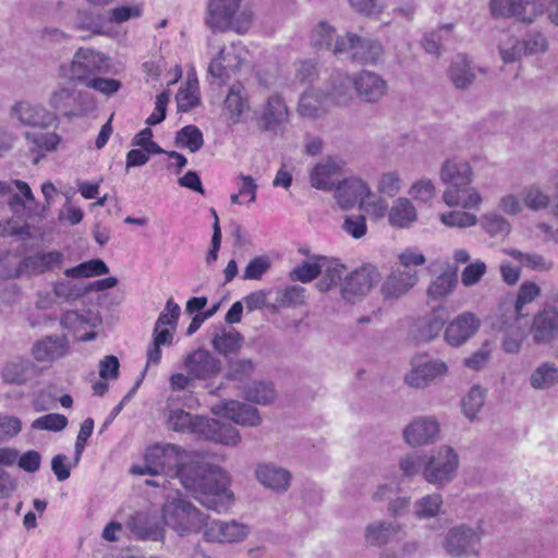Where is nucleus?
Returning a JSON list of instances; mask_svg holds the SVG:
<instances>
[{
    "mask_svg": "<svg viewBox=\"0 0 558 558\" xmlns=\"http://www.w3.org/2000/svg\"><path fill=\"white\" fill-rule=\"evenodd\" d=\"M174 475L182 486L207 509L222 512L233 499V494L228 489L226 472L198 456L180 464Z\"/></svg>",
    "mask_w": 558,
    "mask_h": 558,
    "instance_id": "nucleus-1",
    "label": "nucleus"
},
{
    "mask_svg": "<svg viewBox=\"0 0 558 558\" xmlns=\"http://www.w3.org/2000/svg\"><path fill=\"white\" fill-rule=\"evenodd\" d=\"M541 294L539 287L532 281L521 284L513 303H502L496 315L494 326L504 333L502 349L507 353H518L527 336V315L524 305L533 302Z\"/></svg>",
    "mask_w": 558,
    "mask_h": 558,
    "instance_id": "nucleus-2",
    "label": "nucleus"
},
{
    "mask_svg": "<svg viewBox=\"0 0 558 558\" xmlns=\"http://www.w3.org/2000/svg\"><path fill=\"white\" fill-rule=\"evenodd\" d=\"M440 180L447 185L442 199L449 207L476 209L482 204V196L472 187L473 169L469 161L452 157L444 161L439 172Z\"/></svg>",
    "mask_w": 558,
    "mask_h": 558,
    "instance_id": "nucleus-3",
    "label": "nucleus"
},
{
    "mask_svg": "<svg viewBox=\"0 0 558 558\" xmlns=\"http://www.w3.org/2000/svg\"><path fill=\"white\" fill-rule=\"evenodd\" d=\"M253 20L252 9L242 4V0H209L207 3L205 23L213 32L245 34Z\"/></svg>",
    "mask_w": 558,
    "mask_h": 558,
    "instance_id": "nucleus-4",
    "label": "nucleus"
},
{
    "mask_svg": "<svg viewBox=\"0 0 558 558\" xmlns=\"http://www.w3.org/2000/svg\"><path fill=\"white\" fill-rule=\"evenodd\" d=\"M162 521L166 526L180 536L198 533L206 525L208 515L197 509L180 494L168 496L162 508Z\"/></svg>",
    "mask_w": 558,
    "mask_h": 558,
    "instance_id": "nucleus-5",
    "label": "nucleus"
},
{
    "mask_svg": "<svg viewBox=\"0 0 558 558\" xmlns=\"http://www.w3.org/2000/svg\"><path fill=\"white\" fill-rule=\"evenodd\" d=\"M181 449L172 444L155 445L149 447L144 454V463L131 468L135 475H159L161 473L174 475L180 465Z\"/></svg>",
    "mask_w": 558,
    "mask_h": 558,
    "instance_id": "nucleus-6",
    "label": "nucleus"
},
{
    "mask_svg": "<svg viewBox=\"0 0 558 558\" xmlns=\"http://www.w3.org/2000/svg\"><path fill=\"white\" fill-rule=\"evenodd\" d=\"M458 466L457 452L449 446H441L429 456L425 454L422 476L427 483L444 487L454 478Z\"/></svg>",
    "mask_w": 558,
    "mask_h": 558,
    "instance_id": "nucleus-7",
    "label": "nucleus"
},
{
    "mask_svg": "<svg viewBox=\"0 0 558 558\" xmlns=\"http://www.w3.org/2000/svg\"><path fill=\"white\" fill-rule=\"evenodd\" d=\"M333 54H349L359 63L374 65L383 59L384 48L378 40L348 33L344 37L336 38Z\"/></svg>",
    "mask_w": 558,
    "mask_h": 558,
    "instance_id": "nucleus-8",
    "label": "nucleus"
},
{
    "mask_svg": "<svg viewBox=\"0 0 558 558\" xmlns=\"http://www.w3.org/2000/svg\"><path fill=\"white\" fill-rule=\"evenodd\" d=\"M180 306L169 299L165 310L159 314L153 332V341L147 348V365H158L161 360V345H171L173 341V331L180 316Z\"/></svg>",
    "mask_w": 558,
    "mask_h": 558,
    "instance_id": "nucleus-9",
    "label": "nucleus"
},
{
    "mask_svg": "<svg viewBox=\"0 0 558 558\" xmlns=\"http://www.w3.org/2000/svg\"><path fill=\"white\" fill-rule=\"evenodd\" d=\"M8 116L15 125L29 129H48L58 120L56 113L29 100L15 101Z\"/></svg>",
    "mask_w": 558,
    "mask_h": 558,
    "instance_id": "nucleus-10",
    "label": "nucleus"
},
{
    "mask_svg": "<svg viewBox=\"0 0 558 558\" xmlns=\"http://www.w3.org/2000/svg\"><path fill=\"white\" fill-rule=\"evenodd\" d=\"M482 531L465 524L451 527L445 537V550L452 557H470L478 554Z\"/></svg>",
    "mask_w": 558,
    "mask_h": 558,
    "instance_id": "nucleus-11",
    "label": "nucleus"
},
{
    "mask_svg": "<svg viewBox=\"0 0 558 558\" xmlns=\"http://www.w3.org/2000/svg\"><path fill=\"white\" fill-rule=\"evenodd\" d=\"M380 279L381 275L375 266L364 265L344 277L340 288L341 296L349 303H355L367 294Z\"/></svg>",
    "mask_w": 558,
    "mask_h": 558,
    "instance_id": "nucleus-12",
    "label": "nucleus"
},
{
    "mask_svg": "<svg viewBox=\"0 0 558 558\" xmlns=\"http://www.w3.org/2000/svg\"><path fill=\"white\" fill-rule=\"evenodd\" d=\"M246 53V49L241 44L223 46L218 56L210 61L208 74L220 83H226L233 73L241 69Z\"/></svg>",
    "mask_w": 558,
    "mask_h": 558,
    "instance_id": "nucleus-13",
    "label": "nucleus"
},
{
    "mask_svg": "<svg viewBox=\"0 0 558 558\" xmlns=\"http://www.w3.org/2000/svg\"><path fill=\"white\" fill-rule=\"evenodd\" d=\"M107 59L100 52L89 48H80L70 66V80L86 84L96 74L107 70Z\"/></svg>",
    "mask_w": 558,
    "mask_h": 558,
    "instance_id": "nucleus-14",
    "label": "nucleus"
},
{
    "mask_svg": "<svg viewBox=\"0 0 558 558\" xmlns=\"http://www.w3.org/2000/svg\"><path fill=\"white\" fill-rule=\"evenodd\" d=\"M251 533V527L236 520H214L203 527V536L206 542L213 543H240Z\"/></svg>",
    "mask_w": 558,
    "mask_h": 558,
    "instance_id": "nucleus-15",
    "label": "nucleus"
},
{
    "mask_svg": "<svg viewBox=\"0 0 558 558\" xmlns=\"http://www.w3.org/2000/svg\"><path fill=\"white\" fill-rule=\"evenodd\" d=\"M183 366L185 373L195 380L211 379L221 372V361L205 349L189 353L183 361Z\"/></svg>",
    "mask_w": 558,
    "mask_h": 558,
    "instance_id": "nucleus-16",
    "label": "nucleus"
},
{
    "mask_svg": "<svg viewBox=\"0 0 558 558\" xmlns=\"http://www.w3.org/2000/svg\"><path fill=\"white\" fill-rule=\"evenodd\" d=\"M527 333L535 344H549L558 339V311L555 307L538 311L529 322Z\"/></svg>",
    "mask_w": 558,
    "mask_h": 558,
    "instance_id": "nucleus-17",
    "label": "nucleus"
},
{
    "mask_svg": "<svg viewBox=\"0 0 558 558\" xmlns=\"http://www.w3.org/2000/svg\"><path fill=\"white\" fill-rule=\"evenodd\" d=\"M353 88L361 101L376 104L387 94L388 84L378 73L362 70L353 75Z\"/></svg>",
    "mask_w": 558,
    "mask_h": 558,
    "instance_id": "nucleus-18",
    "label": "nucleus"
},
{
    "mask_svg": "<svg viewBox=\"0 0 558 558\" xmlns=\"http://www.w3.org/2000/svg\"><path fill=\"white\" fill-rule=\"evenodd\" d=\"M439 432V423L435 417L418 416L404 428L403 438L411 447H423L437 441Z\"/></svg>",
    "mask_w": 558,
    "mask_h": 558,
    "instance_id": "nucleus-19",
    "label": "nucleus"
},
{
    "mask_svg": "<svg viewBox=\"0 0 558 558\" xmlns=\"http://www.w3.org/2000/svg\"><path fill=\"white\" fill-rule=\"evenodd\" d=\"M343 161L328 157L318 162L310 173V182L314 189L330 191L342 175Z\"/></svg>",
    "mask_w": 558,
    "mask_h": 558,
    "instance_id": "nucleus-20",
    "label": "nucleus"
},
{
    "mask_svg": "<svg viewBox=\"0 0 558 558\" xmlns=\"http://www.w3.org/2000/svg\"><path fill=\"white\" fill-rule=\"evenodd\" d=\"M214 412L240 425L257 426L262 422L256 408L235 400H228L216 404Z\"/></svg>",
    "mask_w": 558,
    "mask_h": 558,
    "instance_id": "nucleus-21",
    "label": "nucleus"
},
{
    "mask_svg": "<svg viewBox=\"0 0 558 558\" xmlns=\"http://www.w3.org/2000/svg\"><path fill=\"white\" fill-rule=\"evenodd\" d=\"M480 326L481 322L473 313L464 312L448 324L445 339L450 345H461L476 333Z\"/></svg>",
    "mask_w": 558,
    "mask_h": 558,
    "instance_id": "nucleus-22",
    "label": "nucleus"
},
{
    "mask_svg": "<svg viewBox=\"0 0 558 558\" xmlns=\"http://www.w3.org/2000/svg\"><path fill=\"white\" fill-rule=\"evenodd\" d=\"M371 194L366 182L359 178H349L340 182L335 190V198L342 209H349L356 204L360 207L364 204V198Z\"/></svg>",
    "mask_w": 558,
    "mask_h": 558,
    "instance_id": "nucleus-23",
    "label": "nucleus"
},
{
    "mask_svg": "<svg viewBox=\"0 0 558 558\" xmlns=\"http://www.w3.org/2000/svg\"><path fill=\"white\" fill-rule=\"evenodd\" d=\"M448 372L447 364L440 360H430L414 366L405 375V383L413 388H424L442 378Z\"/></svg>",
    "mask_w": 558,
    "mask_h": 558,
    "instance_id": "nucleus-24",
    "label": "nucleus"
},
{
    "mask_svg": "<svg viewBox=\"0 0 558 558\" xmlns=\"http://www.w3.org/2000/svg\"><path fill=\"white\" fill-rule=\"evenodd\" d=\"M416 270H396L381 286V294L385 299H398L408 293L417 283Z\"/></svg>",
    "mask_w": 558,
    "mask_h": 558,
    "instance_id": "nucleus-25",
    "label": "nucleus"
},
{
    "mask_svg": "<svg viewBox=\"0 0 558 558\" xmlns=\"http://www.w3.org/2000/svg\"><path fill=\"white\" fill-rule=\"evenodd\" d=\"M70 352L65 336H48L33 347V355L38 362H51L64 357Z\"/></svg>",
    "mask_w": 558,
    "mask_h": 558,
    "instance_id": "nucleus-26",
    "label": "nucleus"
},
{
    "mask_svg": "<svg viewBox=\"0 0 558 558\" xmlns=\"http://www.w3.org/2000/svg\"><path fill=\"white\" fill-rule=\"evenodd\" d=\"M476 71L482 70L477 69L466 56L458 54L448 69V76L456 88L466 89L474 83Z\"/></svg>",
    "mask_w": 558,
    "mask_h": 558,
    "instance_id": "nucleus-27",
    "label": "nucleus"
},
{
    "mask_svg": "<svg viewBox=\"0 0 558 558\" xmlns=\"http://www.w3.org/2000/svg\"><path fill=\"white\" fill-rule=\"evenodd\" d=\"M63 255L58 251L41 252L25 257L20 265V272L39 275L59 267Z\"/></svg>",
    "mask_w": 558,
    "mask_h": 558,
    "instance_id": "nucleus-28",
    "label": "nucleus"
},
{
    "mask_svg": "<svg viewBox=\"0 0 558 558\" xmlns=\"http://www.w3.org/2000/svg\"><path fill=\"white\" fill-rule=\"evenodd\" d=\"M12 183L16 186L20 193L14 194L9 205L11 209L24 219H28L38 214V204L33 195L29 185L21 180H13Z\"/></svg>",
    "mask_w": 558,
    "mask_h": 558,
    "instance_id": "nucleus-29",
    "label": "nucleus"
},
{
    "mask_svg": "<svg viewBox=\"0 0 558 558\" xmlns=\"http://www.w3.org/2000/svg\"><path fill=\"white\" fill-rule=\"evenodd\" d=\"M289 119V109L278 94L268 97L260 120L265 131H275Z\"/></svg>",
    "mask_w": 558,
    "mask_h": 558,
    "instance_id": "nucleus-30",
    "label": "nucleus"
},
{
    "mask_svg": "<svg viewBox=\"0 0 558 558\" xmlns=\"http://www.w3.org/2000/svg\"><path fill=\"white\" fill-rule=\"evenodd\" d=\"M37 374L36 365L28 359L10 361L2 367L1 378L10 385H24Z\"/></svg>",
    "mask_w": 558,
    "mask_h": 558,
    "instance_id": "nucleus-31",
    "label": "nucleus"
},
{
    "mask_svg": "<svg viewBox=\"0 0 558 558\" xmlns=\"http://www.w3.org/2000/svg\"><path fill=\"white\" fill-rule=\"evenodd\" d=\"M256 477L262 485L277 493L286 492L291 482L290 472L274 464L258 465L256 469Z\"/></svg>",
    "mask_w": 558,
    "mask_h": 558,
    "instance_id": "nucleus-32",
    "label": "nucleus"
},
{
    "mask_svg": "<svg viewBox=\"0 0 558 558\" xmlns=\"http://www.w3.org/2000/svg\"><path fill=\"white\" fill-rule=\"evenodd\" d=\"M489 9L495 17H514L518 21L531 23L536 13H527L523 0H490Z\"/></svg>",
    "mask_w": 558,
    "mask_h": 558,
    "instance_id": "nucleus-33",
    "label": "nucleus"
},
{
    "mask_svg": "<svg viewBox=\"0 0 558 558\" xmlns=\"http://www.w3.org/2000/svg\"><path fill=\"white\" fill-rule=\"evenodd\" d=\"M128 527L140 539L162 541L165 531L160 524L145 513H136L128 521Z\"/></svg>",
    "mask_w": 558,
    "mask_h": 558,
    "instance_id": "nucleus-34",
    "label": "nucleus"
},
{
    "mask_svg": "<svg viewBox=\"0 0 558 558\" xmlns=\"http://www.w3.org/2000/svg\"><path fill=\"white\" fill-rule=\"evenodd\" d=\"M202 435L227 446H236L241 440L239 430L234 426L214 418H206Z\"/></svg>",
    "mask_w": 558,
    "mask_h": 558,
    "instance_id": "nucleus-35",
    "label": "nucleus"
},
{
    "mask_svg": "<svg viewBox=\"0 0 558 558\" xmlns=\"http://www.w3.org/2000/svg\"><path fill=\"white\" fill-rule=\"evenodd\" d=\"M327 94L320 89H308L304 92L299 100L298 113L305 119L314 120L326 111L325 102Z\"/></svg>",
    "mask_w": 558,
    "mask_h": 558,
    "instance_id": "nucleus-36",
    "label": "nucleus"
},
{
    "mask_svg": "<svg viewBox=\"0 0 558 558\" xmlns=\"http://www.w3.org/2000/svg\"><path fill=\"white\" fill-rule=\"evenodd\" d=\"M205 424L206 417L192 416L189 412L182 409L171 410L168 417L169 428L175 432H189L202 435Z\"/></svg>",
    "mask_w": 558,
    "mask_h": 558,
    "instance_id": "nucleus-37",
    "label": "nucleus"
},
{
    "mask_svg": "<svg viewBox=\"0 0 558 558\" xmlns=\"http://www.w3.org/2000/svg\"><path fill=\"white\" fill-rule=\"evenodd\" d=\"M388 220L393 227L405 228L416 220V209L410 199L400 197L391 206Z\"/></svg>",
    "mask_w": 558,
    "mask_h": 558,
    "instance_id": "nucleus-38",
    "label": "nucleus"
},
{
    "mask_svg": "<svg viewBox=\"0 0 558 558\" xmlns=\"http://www.w3.org/2000/svg\"><path fill=\"white\" fill-rule=\"evenodd\" d=\"M458 284L456 269H448L436 277L427 288V296L430 300H441L454 290Z\"/></svg>",
    "mask_w": 558,
    "mask_h": 558,
    "instance_id": "nucleus-39",
    "label": "nucleus"
},
{
    "mask_svg": "<svg viewBox=\"0 0 558 558\" xmlns=\"http://www.w3.org/2000/svg\"><path fill=\"white\" fill-rule=\"evenodd\" d=\"M353 87V76L339 73L332 77L330 90L327 94L336 105L347 106L352 100L351 89Z\"/></svg>",
    "mask_w": 558,
    "mask_h": 558,
    "instance_id": "nucleus-40",
    "label": "nucleus"
},
{
    "mask_svg": "<svg viewBox=\"0 0 558 558\" xmlns=\"http://www.w3.org/2000/svg\"><path fill=\"white\" fill-rule=\"evenodd\" d=\"M25 140L32 151H39L43 157L45 153L54 151L61 143V136L56 132H26Z\"/></svg>",
    "mask_w": 558,
    "mask_h": 558,
    "instance_id": "nucleus-41",
    "label": "nucleus"
},
{
    "mask_svg": "<svg viewBox=\"0 0 558 558\" xmlns=\"http://www.w3.org/2000/svg\"><path fill=\"white\" fill-rule=\"evenodd\" d=\"M76 98L77 94L74 88L59 86L50 94L48 102L52 109L70 117L75 116L73 107Z\"/></svg>",
    "mask_w": 558,
    "mask_h": 558,
    "instance_id": "nucleus-42",
    "label": "nucleus"
},
{
    "mask_svg": "<svg viewBox=\"0 0 558 558\" xmlns=\"http://www.w3.org/2000/svg\"><path fill=\"white\" fill-rule=\"evenodd\" d=\"M245 398L262 405L270 404L277 398L275 386L270 381H253L244 388Z\"/></svg>",
    "mask_w": 558,
    "mask_h": 558,
    "instance_id": "nucleus-43",
    "label": "nucleus"
},
{
    "mask_svg": "<svg viewBox=\"0 0 558 558\" xmlns=\"http://www.w3.org/2000/svg\"><path fill=\"white\" fill-rule=\"evenodd\" d=\"M243 93L244 87L242 84H232L225 99V110L229 113L230 120L233 123L239 122L246 106V99Z\"/></svg>",
    "mask_w": 558,
    "mask_h": 558,
    "instance_id": "nucleus-44",
    "label": "nucleus"
},
{
    "mask_svg": "<svg viewBox=\"0 0 558 558\" xmlns=\"http://www.w3.org/2000/svg\"><path fill=\"white\" fill-rule=\"evenodd\" d=\"M505 253L532 270L548 271L554 267L551 260L537 253H523L517 248L505 250Z\"/></svg>",
    "mask_w": 558,
    "mask_h": 558,
    "instance_id": "nucleus-45",
    "label": "nucleus"
},
{
    "mask_svg": "<svg viewBox=\"0 0 558 558\" xmlns=\"http://www.w3.org/2000/svg\"><path fill=\"white\" fill-rule=\"evenodd\" d=\"M442 504L444 500L440 494H428L414 502L413 513L421 520L432 519L438 515Z\"/></svg>",
    "mask_w": 558,
    "mask_h": 558,
    "instance_id": "nucleus-46",
    "label": "nucleus"
},
{
    "mask_svg": "<svg viewBox=\"0 0 558 558\" xmlns=\"http://www.w3.org/2000/svg\"><path fill=\"white\" fill-rule=\"evenodd\" d=\"M323 265V277L316 283L318 290L327 292L338 284L341 286L345 271L344 266L335 262H327L326 259Z\"/></svg>",
    "mask_w": 558,
    "mask_h": 558,
    "instance_id": "nucleus-47",
    "label": "nucleus"
},
{
    "mask_svg": "<svg viewBox=\"0 0 558 558\" xmlns=\"http://www.w3.org/2000/svg\"><path fill=\"white\" fill-rule=\"evenodd\" d=\"M396 533V526L392 523L376 521L369 523L365 529V539L372 546H383L387 544L390 537Z\"/></svg>",
    "mask_w": 558,
    "mask_h": 558,
    "instance_id": "nucleus-48",
    "label": "nucleus"
},
{
    "mask_svg": "<svg viewBox=\"0 0 558 558\" xmlns=\"http://www.w3.org/2000/svg\"><path fill=\"white\" fill-rule=\"evenodd\" d=\"M444 325L445 318L438 313H433L418 323L416 338L421 341H430L439 335Z\"/></svg>",
    "mask_w": 558,
    "mask_h": 558,
    "instance_id": "nucleus-49",
    "label": "nucleus"
},
{
    "mask_svg": "<svg viewBox=\"0 0 558 558\" xmlns=\"http://www.w3.org/2000/svg\"><path fill=\"white\" fill-rule=\"evenodd\" d=\"M558 383V368L551 363H543L531 375V385L535 389H547Z\"/></svg>",
    "mask_w": 558,
    "mask_h": 558,
    "instance_id": "nucleus-50",
    "label": "nucleus"
},
{
    "mask_svg": "<svg viewBox=\"0 0 558 558\" xmlns=\"http://www.w3.org/2000/svg\"><path fill=\"white\" fill-rule=\"evenodd\" d=\"M109 272V268L101 259H90L81 263L75 267L69 268L64 271L66 277L72 278H88L94 276H101Z\"/></svg>",
    "mask_w": 558,
    "mask_h": 558,
    "instance_id": "nucleus-51",
    "label": "nucleus"
},
{
    "mask_svg": "<svg viewBox=\"0 0 558 558\" xmlns=\"http://www.w3.org/2000/svg\"><path fill=\"white\" fill-rule=\"evenodd\" d=\"M175 143L191 153L198 151L204 145L203 133L195 125H186L177 132Z\"/></svg>",
    "mask_w": 558,
    "mask_h": 558,
    "instance_id": "nucleus-52",
    "label": "nucleus"
},
{
    "mask_svg": "<svg viewBox=\"0 0 558 558\" xmlns=\"http://www.w3.org/2000/svg\"><path fill=\"white\" fill-rule=\"evenodd\" d=\"M243 337L234 329L229 331L222 330L211 340L213 347L225 355L236 351L241 347Z\"/></svg>",
    "mask_w": 558,
    "mask_h": 558,
    "instance_id": "nucleus-53",
    "label": "nucleus"
},
{
    "mask_svg": "<svg viewBox=\"0 0 558 558\" xmlns=\"http://www.w3.org/2000/svg\"><path fill=\"white\" fill-rule=\"evenodd\" d=\"M485 402V391L480 386H473L462 399L461 407L469 420H474Z\"/></svg>",
    "mask_w": 558,
    "mask_h": 558,
    "instance_id": "nucleus-54",
    "label": "nucleus"
},
{
    "mask_svg": "<svg viewBox=\"0 0 558 558\" xmlns=\"http://www.w3.org/2000/svg\"><path fill=\"white\" fill-rule=\"evenodd\" d=\"M335 28L326 22H320L311 35L312 45L318 50H331L333 52Z\"/></svg>",
    "mask_w": 558,
    "mask_h": 558,
    "instance_id": "nucleus-55",
    "label": "nucleus"
},
{
    "mask_svg": "<svg viewBox=\"0 0 558 558\" xmlns=\"http://www.w3.org/2000/svg\"><path fill=\"white\" fill-rule=\"evenodd\" d=\"M499 54L505 63L514 62L524 54L523 46L518 38L504 34L499 40Z\"/></svg>",
    "mask_w": 558,
    "mask_h": 558,
    "instance_id": "nucleus-56",
    "label": "nucleus"
},
{
    "mask_svg": "<svg viewBox=\"0 0 558 558\" xmlns=\"http://www.w3.org/2000/svg\"><path fill=\"white\" fill-rule=\"evenodd\" d=\"M177 107L181 112H187L199 104L197 83L187 81L186 87H180L177 95Z\"/></svg>",
    "mask_w": 558,
    "mask_h": 558,
    "instance_id": "nucleus-57",
    "label": "nucleus"
},
{
    "mask_svg": "<svg viewBox=\"0 0 558 558\" xmlns=\"http://www.w3.org/2000/svg\"><path fill=\"white\" fill-rule=\"evenodd\" d=\"M325 257H317L315 260L303 262L298 265L291 272L292 280L301 282H310L315 279L323 271V263Z\"/></svg>",
    "mask_w": 558,
    "mask_h": 558,
    "instance_id": "nucleus-58",
    "label": "nucleus"
},
{
    "mask_svg": "<svg viewBox=\"0 0 558 558\" xmlns=\"http://www.w3.org/2000/svg\"><path fill=\"white\" fill-rule=\"evenodd\" d=\"M73 28L76 31H89L93 34H101V19L89 10L80 9L75 13Z\"/></svg>",
    "mask_w": 558,
    "mask_h": 558,
    "instance_id": "nucleus-59",
    "label": "nucleus"
},
{
    "mask_svg": "<svg viewBox=\"0 0 558 558\" xmlns=\"http://www.w3.org/2000/svg\"><path fill=\"white\" fill-rule=\"evenodd\" d=\"M425 465V454L420 452H410L399 459V469L403 477L412 478L422 474Z\"/></svg>",
    "mask_w": 558,
    "mask_h": 558,
    "instance_id": "nucleus-60",
    "label": "nucleus"
},
{
    "mask_svg": "<svg viewBox=\"0 0 558 558\" xmlns=\"http://www.w3.org/2000/svg\"><path fill=\"white\" fill-rule=\"evenodd\" d=\"M68 426V418L63 414L50 413L33 421L31 427L36 430L61 432Z\"/></svg>",
    "mask_w": 558,
    "mask_h": 558,
    "instance_id": "nucleus-61",
    "label": "nucleus"
},
{
    "mask_svg": "<svg viewBox=\"0 0 558 558\" xmlns=\"http://www.w3.org/2000/svg\"><path fill=\"white\" fill-rule=\"evenodd\" d=\"M523 203L531 210L537 211L548 207L549 196L538 186H529L523 191Z\"/></svg>",
    "mask_w": 558,
    "mask_h": 558,
    "instance_id": "nucleus-62",
    "label": "nucleus"
},
{
    "mask_svg": "<svg viewBox=\"0 0 558 558\" xmlns=\"http://www.w3.org/2000/svg\"><path fill=\"white\" fill-rule=\"evenodd\" d=\"M440 220L448 227L466 228L475 226L477 217L474 214L453 210L440 216Z\"/></svg>",
    "mask_w": 558,
    "mask_h": 558,
    "instance_id": "nucleus-63",
    "label": "nucleus"
},
{
    "mask_svg": "<svg viewBox=\"0 0 558 558\" xmlns=\"http://www.w3.org/2000/svg\"><path fill=\"white\" fill-rule=\"evenodd\" d=\"M255 369V365L252 360L239 359L230 361L228 368V378L232 380L242 381L248 378Z\"/></svg>",
    "mask_w": 558,
    "mask_h": 558,
    "instance_id": "nucleus-64",
    "label": "nucleus"
}]
</instances>
